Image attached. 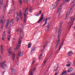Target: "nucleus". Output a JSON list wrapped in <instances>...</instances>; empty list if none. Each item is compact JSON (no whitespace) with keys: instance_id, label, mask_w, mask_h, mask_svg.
Wrapping results in <instances>:
<instances>
[{"instance_id":"nucleus-1","label":"nucleus","mask_w":75,"mask_h":75,"mask_svg":"<svg viewBox=\"0 0 75 75\" xmlns=\"http://www.w3.org/2000/svg\"><path fill=\"white\" fill-rule=\"evenodd\" d=\"M23 29V28L20 29V38H19L18 40V42L16 44V47L15 49V50L18 49V48L21 47V42L20 38L22 39L23 37V32L22 31Z\"/></svg>"},{"instance_id":"nucleus-2","label":"nucleus","mask_w":75,"mask_h":75,"mask_svg":"<svg viewBox=\"0 0 75 75\" xmlns=\"http://www.w3.org/2000/svg\"><path fill=\"white\" fill-rule=\"evenodd\" d=\"M5 21H6V20L4 19V16L3 15L1 16L0 18V23H2L1 27V31H3V30L4 24Z\"/></svg>"},{"instance_id":"nucleus-3","label":"nucleus","mask_w":75,"mask_h":75,"mask_svg":"<svg viewBox=\"0 0 75 75\" xmlns=\"http://www.w3.org/2000/svg\"><path fill=\"white\" fill-rule=\"evenodd\" d=\"M28 11V8H26L25 10V11L23 13V14L24 16V23H26V20H27V14H28V13L27 12Z\"/></svg>"},{"instance_id":"nucleus-4","label":"nucleus","mask_w":75,"mask_h":75,"mask_svg":"<svg viewBox=\"0 0 75 75\" xmlns=\"http://www.w3.org/2000/svg\"><path fill=\"white\" fill-rule=\"evenodd\" d=\"M70 21L69 23V29H70L71 27H72V24H73V23H74V21L75 20V17H71L70 18Z\"/></svg>"},{"instance_id":"nucleus-5","label":"nucleus","mask_w":75,"mask_h":75,"mask_svg":"<svg viewBox=\"0 0 75 75\" xmlns=\"http://www.w3.org/2000/svg\"><path fill=\"white\" fill-rule=\"evenodd\" d=\"M61 28H62V25H60L59 27V30H58V40H60V38H59L60 37V36H61Z\"/></svg>"},{"instance_id":"nucleus-6","label":"nucleus","mask_w":75,"mask_h":75,"mask_svg":"<svg viewBox=\"0 0 75 75\" xmlns=\"http://www.w3.org/2000/svg\"><path fill=\"white\" fill-rule=\"evenodd\" d=\"M51 18V16H50V17H48L47 18H46V19H44L43 22H44V21H45V23L42 26V27H44V26H45V25H46L47 24V21H48V20H50V19Z\"/></svg>"},{"instance_id":"nucleus-7","label":"nucleus","mask_w":75,"mask_h":75,"mask_svg":"<svg viewBox=\"0 0 75 75\" xmlns=\"http://www.w3.org/2000/svg\"><path fill=\"white\" fill-rule=\"evenodd\" d=\"M6 63V61H4V62H2V64L1 65V67L4 69H6L7 68V65L6 64H4Z\"/></svg>"},{"instance_id":"nucleus-8","label":"nucleus","mask_w":75,"mask_h":75,"mask_svg":"<svg viewBox=\"0 0 75 75\" xmlns=\"http://www.w3.org/2000/svg\"><path fill=\"white\" fill-rule=\"evenodd\" d=\"M12 48H13L11 47V48H10L9 49H8V56L9 57L10 56V55L12 54Z\"/></svg>"},{"instance_id":"nucleus-9","label":"nucleus","mask_w":75,"mask_h":75,"mask_svg":"<svg viewBox=\"0 0 75 75\" xmlns=\"http://www.w3.org/2000/svg\"><path fill=\"white\" fill-rule=\"evenodd\" d=\"M23 55V52L21 51H19L18 54V56L19 57H22Z\"/></svg>"},{"instance_id":"nucleus-10","label":"nucleus","mask_w":75,"mask_h":75,"mask_svg":"<svg viewBox=\"0 0 75 75\" xmlns=\"http://www.w3.org/2000/svg\"><path fill=\"white\" fill-rule=\"evenodd\" d=\"M6 36V32L4 31L3 32L2 36V40L3 41L4 40V38H5V36Z\"/></svg>"},{"instance_id":"nucleus-11","label":"nucleus","mask_w":75,"mask_h":75,"mask_svg":"<svg viewBox=\"0 0 75 75\" xmlns=\"http://www.w3.org/2000/svg\"><path fill=\"white\" fill-rule=\"evenodd\" d=\"M41 17L40 18V19L38 21V23H40L41 21L42 20V19L44 18V16L43 14H42L41 16Z\"/></svg>"},{"instance_id":"nucleus-12","label":"nucleus","mask_w":75,"mask_h":75,"mask_svg":"<svg viewBox=\"0 0 75 75\" xmlns=\"http://www.w3.org/2000/svg\"><path fill=\"white\" fill-rule=\"evenodd\" d=\"M11 69L12 74H14V75H15V74H16V70L15 69H14V68H11Z\"/></svg>"},{"instance_id":"nucleus-13","label":"nucleus","mask_w":75,"mask_h":75,"mask_svg":"<svg viewBox=\"0 0 75 75\" xmlns=\"http://www.w3.org/2000/svg\"><path fill=\"white\" fill-rule=\"evenodd\" d=\"M64 40H63L59 47V51H60V50H61V48H62V46L63 45V44H64Z\"/></svg>"},{"instance_id":"nucleus-14","label":"nucleus","mask_w":75,"mask_h":75,"mask_svg":"<svg viewBox=\"0 0 75 75\" xmlns=\"http://www.w3.org/2000/svg\"><path fill=\"white\" fill-rule=\"evenodd\" d=\"M57 45L55 46V49H57V47H58V45H59V42H60V39H58V40H57Z\"/></svg>"},{"instance_id":"nucleus-15","label":"nucleus","mask_w":75,"mask_h":75,"mask_svg":"<svg viewBox=\"0 0 75 75\" xmlns=\"http://www.w3.org/2000/svg\"><path fill=\"white\" fill-rule=\"evenodd\" d=\"M0 49H1V55H2L3 54V47L2 45H1L0 47Z\"/></svg>"},{"instance_id":"nucleus-16","label":"nucleus","mask_w":75,"mask_h":75,"mask_svg":"<svg viewBox=\"0 0 75 75\" xmlns=\"http://www.w3.org/2000/svg\"><path fill=\"white\" fill-rule=\"evenodd\" d=\"M0 3L1 4L0 8L1 9H2V8H3V0H0Z\"/></svg>"},{"instance_id":"nucleus-17","label":"nucleus","mask_w":75,"mask_h":75,"mask_svg":"<svg viewBox=\"0 0 75 75\" xmlns=\"http://www.w3.org/2000/svg\"><path fill=\"white\" fill-rule=\"evenodd\" d=\"M19 17L21 19H23V15L22 14V12L21 10L19 12Z\"/></svg>"},{"instance_id":"nucleus-18","label":"nucleus","mask_w":75,"mask_h":75,"mask_svg":"<svg viewBox=\"0 0 75 75\" xmlns=\"http://www.w3.org/2000/svg\"><path fill=\"white\" fill-rule=\"evenodd\" d=\"M58 68V64H56L55 66L54 67V71H57Z\"/></svg>"},{"instance_id":"nucleus-19","label":"nucleus","mask_w":75,"mask_h":75,"mask_svg":"<svg viewBox=\"0 0 75 75\" xmlns=\"http://www.w3.org/2000/svg\"><path fill=\"white\" fill-rule=\"evenodd\" d=\"M35 47H33L31 50V51L30 52L31 54H33V53L34 52V51H35Z\"/></svg>"},{"instance_id":"nucleus-20","label":"nucleus","mask_w":75,"mask_h":75,"mask_svg":"<svg viewBox=\"0 0 75 75\" xmlns=\"http://www.w3.org/2000/svg\"><path fill=\"white\" fill-rule=\"evenodd\" d=\"M9 24V19H8L6 21V28L7 29L8 28V24Z\"/></svg>"},{"instance_id":"nucleus-21","label":"nucleus","mask_w":75,"mask_h":75,"mask_svg":"<svg viewBox=\"0 0 75 75\" xmlns=\"http://www.w3.org/2000/svg\"><path fill=\"white\" fill-rule=\"evenodd\" d=\"M68 54L69 56H71L73 54V52L72 51H70L68 52Z\"/></svg>"},{"instance_id":"nucleus-22","label":"nucleus","mask_w":75,"mask_h":75,"mask_svg":"<svg viewBox=\"0 0 75 75\" xmlns=\"http://www.w3.org/2000/svg\"><path fill=\"white\" fill-rule=\"evenodd\" d=\"M14 23V19H12L11 20V21L10 22V25H13V24Z\"/></svg>"},{"instance_id":"nucleus-23","label":"nucleus","mask_w":75,"mask_h":75,"mask_svg":"<svg viewBox=\"0 0 75 75\" xmlns=\"http://www.w3.org/2000/svg\"><path fill=\"white\" fill-rule=\"evenodd\" d=\"M8 34H9V35H10L11 34V30L10 29V28H9L8 29Z\"/></svg>"},{"instance_id":"nucleus-24","label":"nucleus","mask_w":75,"mask_h":75,"mask_svg":"<svg viewBox=\"0 0 75 75\" xmlns=\"http://www.w3.org/2000/svg\"><path fill=\"white\" fill-rule=\"evenodd\" d=\"M15 20L17 22H18L20 20L19 19V17H18V16H16L15 18Z\"/></svg>"},{"instance_id":"nucleus-25","label":"nucleus","mask_w":75,"mask_h":75,"mask_svg":"<svg viewBox=\"0 0 75 75\" xmlns=\"http://www.w3.org/2000/svg\"><path fill=\"white\" fill-rule=\"evenodd\" d=\"M73 69L72 68H71L69 69L68 71V72L69 73L71 72L72 71Z\"/></svg>"},{"instance_id":"nucleus-26","label":"nucleus","mask_w":75,"mask_h":75,"mask_svg":"<svg viewBox=\"0 0 75 75\" xmlns=\"http://www.w3.org/2000/svg\"><path fill=\"white\" fill-rule=\"evenodd\" d=\"M52 54V51H50V52H49L48 54V56H51V55Z\"/></svg>"},{"instance_id":"nucleus-27","label":"nucleus","mask_w":75,"mask_h":75,"mask_svg":"<svg viewBox=\"0 0 75 75\" xmlns=\"http://www.w3.org/2000/svg\"><path fill=\"white\" fill-rule=\"evenodd\" d=\"M31 45L32 44L31 43H29L28 44V48H30L31 47Z\"/></svg>"},{"instance_id":"nucleus-28","label":"nucleus","mask_w":75,"mask_h":75,"mask_svg":"<svg viewBox=\"0 0 75 75\" xmlns=\"http://www.w3.org/2000/svg\"><path fill=\"white\" fill-rule=\"evenodd\" d=\"M61 6H60L59 7V8L57 10L58 13H59V12H60V11H61Z\"/></svg>"},{"instance_id":"nucleus-29","label":"nucleus","mask_w":75,"mask_h":75,"mask_svg":"<svg viewBox=\"0 0 75 75\" xmlns=\"http://www.w3.org/2000/svg\"><path fill=\"white\" fill-rule=\"evenodd\" d=\"M35 58H34L33 59V61L32 62V63L31 64L32 65H34V63H35Z\"/></svg>"},{"instance_id":"nucleus-30","label":"nucleus","mask_w":75,"mask_h":75,"mask_svg":"<svg viewBox=\"0 0 75 75\" xmlns=\"http://www.w3.org/2000/svg\"><path fill=\"white\" fill-rule=\"evenodd\" d=\"M60 1V0H57L56 3V5L58 6V4H59V2Z\"/></svg>"},{"instance_id":"nucleus-31","label":"nucleus","mask_w":75,"mask_h":75,"mask_svg":"<svg viewBox=\"0 0 75 75\" xmlns=\"http://www.w3.org/2000/svg\"><path fill=\"white\" fill-rule=\"evenodd\" d=\"M69 13H67V14H66V16L65 17V20H67V17H68V16L69 15Z\"/></svg>"},{"instance_id":"nucleus-32","label":"nucleus","mask_w":75,"mask_h":75,"mask_svg":"<svg viewBox=\"0 0 75 75\" xmlns=\"http://www.w3.org/2000/svg\"><path fill=\"white\" fill-rule=\"evenodd\" d=\"M47 62V61L45 60V61L43 63L42 65V67H44V65H45V63H46V62Z\"/></svg>"},{"instance_id":"nucleus-33","label":"nucleus","mask_w":75,"mask_h":75,"mask_svg":"<svg viewBox=\"0 0 75 75\" xmlns=\"http://www.w3.org/2000/svg\"><path fill=\"white\" fill-rule=\"evenodd\" d=\"M32 10H33V8L32 7H30L29 9V13H31L32 12Z\"/></svg>"},{"instance_id":"nucleus-34","label":"nucleus","mask_w":75,"mask_h":75,"mask_svg":"<svg viewBox=\"0 0 75 75\" xmlns=\"http://www.w3.org/2000/svg\"><path fill=\"white\" fill-rule=\"evenodd\" d=\"M73 8H72V7H71L70 8V11H69L68 12H67V13H68L69 14H70V13H71V11L72 10Z\"/></svg>"},{"instance_id":"nucleus-35","label":"nucleus","mask_w":75,"mask_h":75,"mask_svg":"<svg viewBox=\"0 0 75 75\" xmlns=\"http://www.w3.org/2000/svg\"><path fill=\"white\" fill-rule=\"evenodd\" d=\"M15 41H16V39L14 38H13L12 39V43L13 44H14V42H15Z\"/></svg>"},{"instance_id":"nucleus-36","label":"nucleus","mask_w":75,"mask_h":75,"mask_svg":"<svg viewBox=\"0 0 75 75\" xmlns=\"http://www.w3.org/2000/svg\"><path fill=\"white\" fill-rule=\"evenodd\" d=\"M63 4H65V2H68L69 1V0H63Z\"/></svg>"},{"instance_id":"nucleus-37","label":"nucleus","mask_w":75,"mask_h":75,"mask_svg":"<svg viewBox=\"0 0 75 75\" xmlns=\"http://www.w3.org/2000/svg\"><path fill=\"white\" fill-rule=\"evenodd\" d=\"M20 5H22V0H18Z\"/></svg>"},{"instance_id":"nucleus-38","label":"nucleus","mask_w":75,"mask_h":75,"mask_svg":"<svg viewBox=\"0 0 75 75\" xmlns=\"http://www.w3.org/2000/svg\"><path fill=\"white\" fill-rule=\"evenodd\" d=\"M11 37V36L10 35L8 36L7 38H8V41H9L10 40Z\"/></svg>"},{"instance_id":"nucleus-39","label":"nucleus","mask_w":75,"mask_h":75,"mask_svg":"<svg viewBox=\"0 0 75 75\" xmlns=\"http://www.w3.org/2000/svg\"><path fill=\"white\" fill-rule=\"evenodd\" d=\"M16 64L17 65L19 64V62H18V60H17L16 62Z\"/></svg>"},{"instance_id":"nucleus-40","label":"nucleus","mask_w":75,"mask_h":75,"mask_svg":"<svg viewBox=\"0 0 75 75\" xmlns=\"http://www.w3.org/2000/svg\"><path fill=\"white\" fill-rule=\"evenodd\" d=\"M46 47V46L45 45H43V50H44L45 48V47Z\"/></svg>"},{"instance_id":"nucleus-41","label":"nucleus","mask_w":75,"mask_h":75,"mask_svg":"<svg viewBox=\"0 0 75 75\" xmlns=\"http://www.w3.org/2000/svg\"><path fill=\"white\" fill-rule=\"evenodd\" d=\"M51 22H50L48 23V25L50 26V25H51Z\"/></svg>"},{"instance_id":"nucleus-42","label":"nucleus","mask_w":75,"mask_h":75,"mask_svg":"<svg viewBox=\"0 0 75 75\" xmlns=\"http://www.w3.org/2000/svg\"><path fill=\"white\" fill-rule=\"evenodd\" d=\"M12 60H13V61H14V59H15V57H12Z\"/></svg>"},{"instance_id":"nucleus-43","label":"nucleus","mask_w":75,"mask_h":75,"mask_svg":"<svg viewBox=\"0 0 75 75\" xmlns=\"http://www.w3.org/2000/svg\"><path fill=\"white\" fill-rule=\"evenodd\" d=\"M12 57H15V56H16V54H15V53H13L12 54Z\"/></svg>"},{"instance_id":"nucleus-44","label":"nucleus","mask_w":75,"mask_h":75,"mask_svg":"<svg viewBox=\"0 0 75 75\" xmlns=\"http://www.w3.org/2000/svg\"><path fill=\"white\" fill-rule=\"evenodd\" d=\"M7 5H6V6H4V10H5V9H6V7H7Z\"/></svg>"},{"instance_id":"nucleus-45","label":"nucleus","mask_w":75,"mask_h":75,"mask_svg":"<svg viewBox=\"0 0 75 75\" xmlns=\"http://www.w3.org/2000/svg\"><path fill=\"white\" fill-rule=\"evenodd\" d=\"M70 66H71V64H67L66 65L67 67H70Z\"/></svg>"},{"instance_id":"nucleus-46","label":"nucleus","mask_w":75,"mask_h":75,"mask_svg":"<svg viewBox=\"0 0 75 75\" xmlns=\"http://www.w3.org/2000/svg\"><path fill=\"white\" fill-rule=\"evenodd\" d=\"M19 14V13H18V12H17L16 13L17 16H18Z\"/></svg>"},{"instance_id":"nucleus-47","label":"nucleus","mask_w":75,"mask_h":75,"mask_svg":"<svg viewBox=\"0 0 75 75\" xmlns=\"http://www.w3.org/2000/svg\"><path fill=\"white\" fill-rule=\"evenodd\" d=\"M12 3H13V5H14V0H12Z\"/></svg>"},{"instance_id":"nucleus-48","label":"nucleus","mask_w":75,"mask_h":75,"mask_svg":"<svg viewBox=\"0 0 75 75\" xmlns=\"http://www.w3.org/2000/svg\"><path fill=\"white\" fill-rule=\"evenodd\" d=\"M50 26L49 25H48V26H47L48 29H49V28H50Z\"/></svg>"},{"instance_id":"nucleus-49","label":"nucleus","mask_w":75,"mask_h":75,"mask_svg":"<svg viewBox=\"0 0 75 75\" xmlns=\"http://www.w3.org/2000/svg\"><path fill=\"white\" fill-rule=\"evenodd\" d=\"M39 14V15L41 14V11H40Z\"/></svg>"},{"instance_id":"nucleus-50","label":"nucleus","mask_w":75,"mask_h":75,"mask_svg":"<svg viewBox=\"0 0 75 75\" xmlns=\"http://www.w3.org/2000/svg\"><path fill=\"white\" fill-rule=\"evenodd\" d=\"M36 16H40V14L39 13L37 14L36 15Z\"/></svg>"},{"instance_id":"nucleus-51","label":"nucleus","mask_w":75,"mask_h":75,"mask_svg":"<svg viewBox=\"0 0 75 75\" xmlns=\"http://www.w3.org/2000/svg\"><path fill=\"white\" fill-rule=\"evenodd\" d=\"M57 7V5H56L55 6H54V7L53 8H56V7Z\"/></svg>"},{"instance_id":"nucleus-52","label":"nucleus","mask_w":75,"mask_h":75,"mask_svg":"<svg viewBox=\"0 0 75 75\" xmlns=\"http://www.w3.org/2000/svg\"><path fill=\"white\" fill-rule=\"evenodd\" d=\"M16 58V59H17L18 60V59H19V57H17Z\"/></svg>"},{"instance_id":"nucleus-53","label":"nucleus","mask_w":75,"mask_h":75,"mask_svg":"<svg viewBox=\"0 0 75 75\" xmlns=\"http://www.w3.org/2000/svg\"><path fill=\"white\" fill-rule=\"evenodd\" d=\"M74 6H75V4H73L72 5V6L71 7H72V8H73V7H74Z\"/></svg>"},{"instance_id":"nucleus-54","label":"nucleus","mask_w":75,"mask_h":75,"mask_svg":"<svg viewBox=\"0 0 75 75\" xmlns=\"http://www.w3.org/2000/svg\"><path fill=\"white\" fill-rule=\"evenodd\" d=\"M41 58H42V57H39V59H41Z\"/></svg>"},{"instance_id":"nucleus-55","label":"nucleus","mask_w":75,"mask_h":75,"mask_svg":"<svg viewBox=\"0 0 75 75\" xmlns=\"http://www.w3.org/2000/svg\"><path fill=\"white\" fill-rule=\"evenodd\" d=\"M8 1L7 0L6 1V5H8Z\"/></svg>"},{"instance_id":"nucleus-56","label":"nucleus","mask_w":75,"mask_h":75,"mask_svg":"<svg viewBox=\"0 0 75 75\" xmlns=\"http://www.w3.org/2000/svg\"><path fill=\"white\" fill-rule=\"evenodd\" d=\"M75 0H73L72 2V3H74V2H75Z\"/></svg>"},{"instance_id":"nucleus-57","label":"nucleus","mask_w":75,"mask_h":75,"mask_svg":"<svg viewBox=\"0 0 75 75\" xmlns=\"http://www.w3.org/2000/svg\"><path fill=\"white\" fill-rule=\"evenodd\" d=\"M58 73H55L54 75H57Z\"/></svg>"},{"instance_id":"nucleus-58","label":"nucleus","mask_w":75,"mask_h":75,"mask_svg":"<svg viewBox=\"0 0 75 75\" xmlns=\"http://www.w3.org/2000/svg\"><path fill=\"white\" fill-rule=\"evenodd\" d=\"M40 57H42V54H41L40 55Z\"/></svg>"},{"instance_id":"nucleus-59","label":"nucleus","mask_w":75,"mask_h":75,"mask_svg":"<svg viewBox=\"0 0 75 75\" xmlns=\"http://www.w3.org/2000/svg\"><path fill=\"white\" fill-rule=\"evenodd\" d=\"M27 1V0H24V1L25 2Z\"/></svg>"},{"instance_id":"nucleus-60","label":"nucleus","mask_w":75,"mask_h":75,"mask_svg":"<svg viewBox=\"0 0 75 75\" xmlns=\"http://www.w3.org/2000/svg\"><path fill=\"white\" fill-rule=\"evenodd\" d=\"M43 0V2H46V1L47 0Z\"/></svg>"},{"instance_id":"nucleus-61","label":"nucleus","mask_w":75,"mask_h":75,"mask_svg":"<svg viewBox=\"0 0 75 75\" xmlns=\"http://www.w3.org/2000/svg\"><path fill=\"white\" fill-rule=\"evenodd\" d=\"M70 75H74V74H71Z\"/></svg>"},{"instance_id":"nucleus-62","label":"nucleus","mask_w":75,"mask_h":75,"mask_svg":"<svg viewBox=\"0 0 75 75\" xmlns=\"http://www.w3.org/2000/svg\"><path fill=\"white\" fill-rule=\"evenodd\" d=\"M62 22L60 24H61L60 25H62Z\"/></svg>"},{"instance_id":"nucleus-63","label":"nucleus","mask_w":75,"mask_h":75,"mask_svg":"<svg viewBox=\"0 0 75 75\" xmlns=\"http://www.w3.org/2000/svg\"><path fill=\"white\" fill-rule=\"evenodd\" d=\"M0 59H1V57H0Z\"/></svg>"},{"instance_id":"nucleus-64","label":"nucleus","mask_w":75,"mask_h":75,"mask_svg":"<svg viewBox=\"0 0 75 75\" xmlns=\"http://www.w3.org/2000/svg\"><path fill=\"white\" fill-rule=\"evenodd\" d=\"M74 28L75 29V26L74 27Z\"/></svg>"}]
</instances>
